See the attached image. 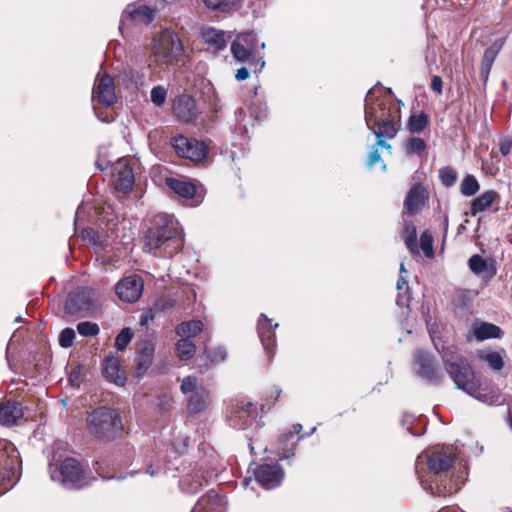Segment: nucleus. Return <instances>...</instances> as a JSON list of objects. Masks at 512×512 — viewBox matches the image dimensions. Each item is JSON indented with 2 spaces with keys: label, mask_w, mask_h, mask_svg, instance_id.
<instances>
[{
  "label": "nucleus",
  "mask_w": 512,
  "mask_h": 512,
  "mask_svg": "<svg viewBox=\"0 0 512 512\" xmlns=\"http://www.w3.org/2000/svg\"><path fill=\"white\" fill-rule=\"evenodd\" d=\"M75 339V331L72 328H65L59 335V344L63 348H69Z\"/></svg>",
  "instance_id": "53"
},
{
  "label": "nucleus",
  "mask_w": 512,
  "mask_h": 512,
  "mask_svg": "<svg viewBox=\"0 0 512 512\" xmlns=\"http://www.w3.org/2000/svg\"><path fill=\"white\" fill-rule=\"evenodd\" d=\"M82 236L84 239H88L91 243L95 244V233L92 229H85L82 232Z\"/></svg>",
  "instance_id": "63"
},
{
  "label": "nucleus",
  "mask_w": 512,
  "mask_h": 512,
  "mask_svg": "<svg viewBox=\"0 0 512 512\" xmlns=\"http://www.w3.org/2000/svg\"><path fill=\"white\" fill-rule=\"evenodd\" d=\"M119 80L128 89H139L145 83V74L142 70L129 68L119 75Z\"/></svg>",
  "instance_id": "31"
},
{
  "label": "nucleus",
  "mask_w": 512,
  "mask_h": 512,
  "mask_svg": "<svg viewBox=\"0 0 512 512\" xmlns=\"http://www.w3.org/2000/svg\"><path fill=\"white\" fill-rule=\"evenodd\" d=\"M400 108H395V114L387 119L375 122L370 129L377 138L392 139L400 129Z\"/></svg>",
  "instance_id": "21"
},
{
  "label": "nucleus",
  "mask_w": 512,
  "mask_h": 512,
  "mask_svg": "<svg viewBox=\"0 0 512 512\" xmlns=\"http://www.w3.org/2000/svg\"><path fill=\"white\" fill-rule=\"evenodd\" d=\"M303 438L304 435H299L296 439H294L292 432H286L282 434L278 440V450L281 454L280 459H287L294 456L296 445Z\"/></svg>",
  "instance_id": "30"
},
{
  "label": "nucleus",
  "mask_w": 512,
  "mask_h": 512,
  "mask_svg": "<svg viewBox=\"0 0 512 512\" xmlns=\"http://www.w3.org/2000/svg\"><path fill=\"white\" fill-rule=\"evenodd\" d=\"M166 184L171 190L183 198L190 199L196 195L197 188L192 182L176 178H167Z\"/></svg>",
  "instance_id": "32"
},
{
  "label": "nucleus",
  "mask_w": 512,
  "mask_h": 512,
  "mask_svg": "<svg viewBox=\"0 0 512 512\" xmlns=\"http://www.w3.org/2000/svg\"><path fill=\"white\" fill-rule=\"evenodd\" d=\"M166 96H167V90L163 86H160V85L155 86L151 90V94H150L151 101L158 107H161L165 103Z\"/></svg>",
  "instance_id": "52"
},
{
  "label": "nucleus",
  "mask_w": 512,
  "mask_h": 512,
  "mask_svg": "<svg viewBox=\"0 0 512 512\" xmlns=\"http://www.w3.org/2000/svg\"><path fill=\"white\" fill-rule=\"evenodd\" d=\"M50 478L65 489L79 490L89 486L95 477L74 458H65L60 465L50 464Z\"/></svg>",
  "instance_id": "4"
},
{
  "label": "nucleus",
  "mask_w": 512,
  "mask_h": 512,
  "mask_svg": "<svg viewBox=\"0 0 512 512\" xmlns=\"http://www.w3.org/2000/svg\"><path fill=\"white\" fill-rule=\"evenodd\" d=\"M203 322L200 320H190L178 324L175 328L176 334L181 338L191 339L203 331Z\"/></svg>",
  "instance_id": "35"
},
{
  "label": "nucleus",
  "mask_w": 512,
  "mask_h": 512,
  "mask_svg": "<svg viewBox=\"0 0 512 512\" xmlns=\"http://www.w3.org/2000/svg\"><path fill=\"white\" fill-rule=\"evenodd\" d=\"M210 404V393L205 387L191 394L188 398L187 411L194 415L205 411Z\"/></svg>",
  "instance_id": "28"
},
{
  "label": "nucleus",
  "mask_w": 512,
  "mask_h": 512,
  "mask_svg": "<svg viewBox=\"0 0 512 512\" xmlns=\"http://www.w3.org/2000/svg\"><path fill=\"white\" fill-rule=\"evenodd\" d=\"M77 331L82 336H96L100 329L96 323L84 321L77 325Z\"/></svg>",
  "instance_id": "50"
},
{
  "label": "nucleus",
  "mask_w": 512,
  "mask_h": 512,
  "mask_svg": "<svg viewBox=\"0 0 512 512\" xmlns=\"http://www.w3.org/2000/svg\"><path fill=\"white\" fill-rule=\"evenodd\" d=\"M420 247L427 258L434 257L433 237L429 231H424L420 236Z\"/></svg>",
  "instance_id": "46"
},
{
  "label": "nucleus",
  "mask_w": 512,
  "mask_h": 512,
  "mask_svg": "<svg viewBox=\"0 0 512 512\" xmlns=\"http://www.w3.org/2000/svg\"><path fill=\"white\" fill-rule=\"evenodd\" d=\"M472 330L473 335L479 341H484L491 338H500L502 333L500 327L486 322L475 323Z\"/></svg>",
  "instance_id": "33"
},
{
  "label": "nucleus",
  "mask_w": 512,
  "mask_h": 512,
  "mask_svg": "<svg viewBox=\"0 0 512 512\" xmlns=\"http://www.w3.org/2000/svg\"><path fill=\"white\" fill-rule=\"evenodd\" d=\"M87 428L97 439L112 441L123 432V424L117 410L105 406L94 409L87 415Z\"/></svg>",
  "instance_id": "3"
},
{
  "label": "nucleus",
  "mask_w": 512,
  "mask_h": 512,
  "mask_svg": "<svg viewBox=\"0 0 512 512\" xmlns=\"http://www.w3.org/2000/svg\"><path fill=\"white\" fill-rule=\"evenodd\" d=\"M266 110L267 107L265 104L261 106L259 112H256L254 105H252L250 108L251 115L254 116V118L257 120H260L266 116Z\"/></svg>",
  "instance_id": "61"
},
{
  "label": "nucleus",
  "mask_w": 512,
  "mask_h": 512,
  "mask_svg": "<svg viewBox=\"0 0 512 512\" xmlns=\"http://www.w3.org/2000/svg\"><path fill=\"white\" fill-rule=\"evenodd\" d=\"M403 237L405 244L412 254H419V248L417 245V234L416 227L410 223L406 224L403 230Z\"/></svg>",
  "instance_id": "38"
},
{
  "label": "nucleus",
  "mask_w": 512,
  "mask_h": 512,
  "mask_svg": "<svg viewBox=\"0 0 512 512\" xmlns=\"http://www.w3.org/2000/svg\"><path fill=\"white\" fill-rule=\"evenodd\" d=\"M414 367L417 375L431 384H439L444 378L431 355L425 351L419 350L416 352Z\"/></svg>",
  "instance_id": "12"
},
{
  "label": "nucleus",
  "mask_w": 512,
  "mask_h": 512,
  "mask_svg": "<svg viewBox=\"0 0 512 512\" xmlns=\"http://www.w3.org/2000/svg\"><path fill=\"white\" fill-rule=\"evenodd\" d=\"M154 310L155 309L153 307V308L145 310L142 313L141 319H140L141 325H146L149 321H152L155 318Z\"/></svg>",
  "instance_id": "60"
},
{
  "label": "nucleus",
  "mask_w": 512,
  "mask_h": 512,
  "mask_svg": "<svg viewBox=\"0 0 512 512\" xmlns=\"http://www.w3.org/2000/svg\"><path fill=\"white\" fill-rule=\"evenodd\" d=\"M435 348L441 354L446 372L456 388L489 405L502 403L503 398L499 393L481 387L469 361L458 353L456 348L453 346H442L440 348L436 343Z\"/></svg>",
  "instance_id": "1"
},
{
  "label": "nucleus",
  "mask_w": 512,
  "mask_h": 512,
  "mask_svg": "<svg viewBox=\"0 0 512 512\" xmlns=\"http://www.w3.org/2000/svg\"><path fill=\"white\" fill-rule=\"evenodd\" d=\"M144 247L155 255L171 258L184 245V236L178 220L170 214L158 213L144 234Z\"/></svg>",
  "instance_id": "2"
},
{
  "label": "nucleus",
  "mask_w": 512,
  "mask_h": 512,
  "mask_svg": "<svg viewBox=\"0 0 512 512\" xmlns=\"http://www.w3.org/2000/svg\"><path fill=\"white\" fill-rule=\"evenodd\" d=\"M439 177L445 187H451L457 180V172L451 167H444L440 169Z\"/></svg>",
  "instance_id": "48"
},
{
  "label": "nucleus",
  "mask_w": 512,
  "mask_h": 512,
  "mask_svg": "<svg viewBox=\"0 0 512 512\" xmlns=\"http://www.w3.org/2000/svg\"><path fill=\"white\" fill-rule=\"evenodd\" d=\"M173 112L175 116L185 123H191L196 120L198 112L195 100L189 95L178 96L173 103Z\"/></svg>",
  "instance_id": "19"
},
{
  "label": "nucleus",
  "mask_w": 512,
  "mask_h": 512,
  "mask_svg": "<svg viewBox=\"0 0 512 512\" xmlns=\"http://www.w3.org/2000/svg\"><path fill=\"white\" fill-rule=\"evenodd\" d=\"M20 475V456L13 443L0 440V495L10 490Z\"/></svg>",
  "instance_id": "6"
},
{
  "label": "nucleus",
  "mask_w": 512,
  "mask_h": 512,
  "mask_svg": "<svg viewBox=\"0 0 512 512\" xmlns=\"http://www.w3.org/2000/svg\"><path fill=\"white\" fill-rule=\"evenodd\" d=\"M172 146L177 155L193 162H201L208 154V147L203 141L182 135L172 138Z\"/></svg>",
  "instance_id": "11"
},
{
  "label": "nucleus",
  "mask_w": 512,
  "mask_h": 512,
  "mask_svg": "<svg viewBox=\"0 0 512 512\" xmlns=\"http://www.w3.org/2000/svg\"><path fill=\"white\" fill-rule=\"evenodd\" d=\"M455 455L450 448L435 447L431 450L422 452L416 459L415 470L421 484L424 483L422 472L427 465L428 470L433 475L446 472L454 463Z\"/></svg>",
  "instance_id": "7"
},
{
  "label": "nucleus",
  "mask_w": 512,
  "mask_h": 512,
  "mask_svg": "<svg viewBox=\"0 0 512 512\" xmlns=\"http://www.w3.org/2000/svg\"><path fill=\"white\" fill-rule=\"evenodd\" d=\"M511 147H512V139L510 137L506 136V137H503L500 139L499 149L503 156H507L510 153Z\"/></svg>",
  "instance_id": "56"
},
{
  "label": "nucleus",
  "mask_w": 512,
  "mask_h": 512,
  "mask_svg": "<svg viewBox=\"0 0 512 512\" xmlns=\"http://www.w3.org/2000/svg\"><path fill=\"white\" fill-rule=\"evenodd\" d=\"M201 36L206 44L217 51L224 50L228 39L231 37L224 31L212 27L202 29Z\"/></svg>",
  "instance_id": "27"
},
{
  "label": "nucleus",
  "mask_w": 512,
  "mask_h": 512,
  "mask_svg": "<svg viewBox=\"0 0 512 512\" xmlns=\"http://www.w3.org/2000/svg\"><path fill=\"white\" fill-rule=\"evenodd\" d=\"M374 91L370 89L365 99V122L368 129H372V124L389 118L395 114L396 104L386 99L373 100Z\"/></svg>",
  "instance_id": "9"
},
{
  "label": "nucleus",
  "mask_w": 512,
  "mask_h": 512,
  "mask_svg": "<svg viewBox=\"0 0 512 512\" xmlns=\"http://www.w3.org/2000/svg\"><path fill=\"white\" fill-rule=\"evenodd\" d=\"M256 481L266 489L277 487L284 478L281 466L275 464H261L254 471Z\"/></svg>",
  "instance_id": "15"
},
{
  "label": "nucleus",
  "mask_w": 512,
  "mask_h": 512,
  "mask_svg": "<svg viewBox=\"0 0 512 512\" xmlns=\"http://www.w3.org/2000/svg\"><path fill=\"white\" fill-rule=\"evenodd\" d=\"M155 11L147 5L129 4L122 14L120 29L126 22L130 21L136 25L151 23L154 19Z\"/></svg>",
  "instance_id": "16"
},
{
  "label": "nucleus",
  "mask_w": 512,
  "mask_h": 512,
  "mask_svg": "<svg viewBox=\"0 0 512 512\" xmlns=\"http://www.w3.org/2000/svg\"><path fill=\"white\" fill-rule=\"evenodd\" d=\"M381 161L382 160H381L378 146L375 144L373 146L372 150L370 151V153L368 154L367 165L369 167H373L375 164H377Z\"/></svg>",
  "instance_id": "55"
},
{
  "label": "nucleus",
  "mask_w": 512,
  "mask_h": 512,
  "mask_svg": "<svg viewBox=\"0 0 512 512\" xmlns=\"http://www.w3.org/2000/svg\"><path fill=\"white\" fill-rule=\"evenodd\" d=\"M428 125V117L424 113L413 114L409 117L407 129L411 133H421Z\"/></svg>",
  "instance_id": "40"
},
{
  "label": "nucleus",
  "mask_w": 512,
  "mask_h": 512,
  "mask_svg": "<svg viewBox=\"0 0 512 512\" xmlns=\"http://www.w3.org/2000/svg\"><path fill=\"white\" fill-rule=\"evenodd\" d=\"M480 185L473 175H467L461 183L460 191L464 196H474L479 191Z\"/></svg>",
  "instance_id": "43"
},
{
  "label": "nucleus",
  "mask_w": 512,
  "mask_h": 512,
  "mask_svg": "<svg viewBox=\"0 0 512 512\" xmlns=\"http://www.w3.org/2000/svg\"><path fill=\"white\" fill-rule=\"evenodd\" d=\"M426 149V142L419 137H411L404 143V151L408 156L420 155Z\"/></svg>",
  "instance_id": "41"
},
{
  "label": "nucleus",
  "mask_w": 512,
  "mask_h": 512,
  "mask_svg": "<svg viewBox=\"0 0 512 512\" xmlns=\"http://www.w3.org/2000/svg\"><path fill=\"white\" fill-rule=\"evenodd\" d=\"M443 81L440 76H434L431 80V89L437 94H442Z\"/></svg>",
  "instance_id": "59"
},
{
  "label": "nucleus",
  "mask_w": 512,
  "mask_h": 512,
  "mask_svg": "<svg viewBox=\"0 0 512 512\" xmlns=\"http://www.w3.org/2000/svg\"><path fill=\"white\" fill-rule=\"evenodd\" d=\"M410 299H411V294L409 292V288L407 287L404 294H400V293L398 294L397 299H396V304L399 307H407L408 308Z\"/></svg>",
  "instance_id": "57"
},
{
  "label": "nucleus",
  "mask_w": 512,
  "mask_h": 512,
  "mask_svg": "<svg viewBox=\"0 0 512 512\" xmlns=\"http://www.w3.org/2000/svg\"><path fill=\"white\" fill-rule=\"evenodd\" d=\"M93 96L103 105L112 106L116 102L114 79L105 74L96 80Z\"/></svg>",
  "instance_id": "17"
},
{
  "label": "nucleus",
  "mask_w": 512,
  "mask_h": 512,
  "mask_svg": "<svg viewBox=\"0 0 512 512\" xmlns=\"http://www.w3.org/2000/svg\"><path fill=\"white\" fill-rule=\"evenodd\" d=\"M152 54L157 64L170 66L181 61L184 46L177 33L165 29L154 39Z\"/></svg>",
  "instance_id": "5"
},
{
  "label": "nucleus",
  "mask_w": 512,
  "mask_h": 512,
  "mask_svg": "<svg viewBox=\"0 0 512 512\" xmlns=\"http://www.w3.org/2000/svg\"><path fill=\"white\" fill-rule=\"evenodd\" d=\"M503 45L504 39H499L493 42L485 50L480 68V77L484 83L487 82L493 63L497 55L499 54L500 50L502 49Z\"/></svg>",
  "instance_id": "25"
},
{
  "label": "nucleus",
  "mask_w": 512,
  "mask_h": 512,
  "mask_svg": "<svg viewBox=\"0 0 512 512\" xmlns=\"http://www.w3.org/2000/svg\"><path fill=\"white\" fill-rule=\"evenodd\" d=\"M424 200L425 190L419 185L413 186L409 190L404 202L407 213L415 215L420 212L424 206Z\"/></svg>",
  "instance_id": "29"
},
{
  "label": "nucleus",
  "mask_w": 512,
  "mask_h": 512,
  "mask_svg": "<svg viewBox=\"0 0 512 512\" xmlns=\"http://www.w3.org/2000/svg\"><path fill=\"white\" fill-rule=\"evenodd\" d=\"M96 292L93 289L82 287L70 292L65 311L71 316L86 317L95 308Z\"/></svg>",
  "instance_id": "8"
},
{
  "label": "nucleus",
  "mask_w": 512,
  "mask_h": 512,
  "mask_svg": "<svg viewBox=\"0 0 512 512\" xmlns=\"http://www.w3.org/2000/svg\"><path fill=\"white\" fill-rule=\"evenodd\" d=\"M498 193L495 190H488L476 197L471 203V214H476L487 210L493 202L498 198Z\"/></svg>",
  "instance_id": "34"
},
{
  "label": "nucleus",
  "mask_w": 512,
  "mask_h": 512,
  "mask_svg": "<svg viewBox=\"0 0 512 512\" xmlns=\"http://www.w3.org/2000/svg\"><path fill=\"white\" fill-rule=\"evenodd\" d=\"M134 184V174L130 165L118 162L115 167V187L118 191L128 193Z\"/></svg>",
  "instance_id": "23"
},
{
  "label": "nucleus",
  "mask_w": 512,
  "mask_h": 512,
  "mask_svg": "<svg viewBox=\"0 0 512 512\" xmlns=\"http://www.w3.org/2000/svg\"><path fill=\"white\" fill-rule=\"evenodd\" d=\"M468 265L470 270L476 275H480L488 270L487 261L478 254L472 255L469 258Z\"/></svg>",
  "instance_id": "44"
},
{
  "label": "nucleus",
  "mask_w": 512,
  "mask_h": 512,
  "mask_svg": "<svg viewBox=\"0 0 512 512\" xmlns=\"http://www.w3.org/2000/svg\"><path fill=\"white\" fill-rule=\"evenodd\" d=\"M250 73L246 67H241L237 70L235 74V78L238 81L246 80L249 77Z\"/></svg>",
  "instance_id": "62"
},
{
  "label": "nucleus",
  "mask_w": 512,
  "mask_h": 512,
  "mask_svg": "<svg viewBox=\"0 0 512 512\" xmlns=\"http://www.w3.org/2000/svg\"><path fill=\"white\" fill-rule=\"evenodd\" d=\"M23 416V409L20 403L11 400L0 402V423L4 426H12Z\"/></svg>",
  "instance_id": "22"
},
{
  "label": "nucleus",
  "mask_w": 512,
  "mask_h": 512,
  "mask_svg": "<svg viewBox=\"0 0 512 512\" xmlns=\"http://www.w3.org/2000/svg\"><path fill=\"white\" fill-rule=\"evenodd\" d=\"M204 5L211 10H218L220 12H229L236 8L241 0H202Z\"/></svg>",
  "instance_id": "39"
},
{
  "label": "nucleus",
  "mask_w": 512,
  "mask_h": 512,
  "mask_svg": "<svg viewBox=\"0 0 512 512\" xmlns=\"http://www.w3.org/2000/svg\"><path fill=\"white\" fill-rule=\"evenodd\" d=\"M175 301L172 298H159L155 301L153 307L156 311H164L174 307Z\"/></svg>",
  "instance_id": "54"
},
{
  "label": "nucleus",
  "mask_w": 512,
  "mask_h": 512,
  "mask_svg": "<svg viewBox=\"0 0 512 512\" xmlns=\"http://www.w3.org/2000/svg\"><path fill=\"white\" fill-rule=\"evenodd\" d=\"M478 357L495 371H500L504 366L503 355L500 352L481 350L478 352Z\"/></svg>",
  "instance_id": "37"
},
{
  "label": "nucleus",
  "mask_w": 512,
  "mask_h": 512,
  "mask_svg": "<svg viewBox=\"0 0 512 512\" xmlns=\"http://www.w3.org/2000/svg\"><path fill=\"white\" fill-rule=\"evenodd\" d=\"M133 338V332L130 328H123L115 338V347L119 351H123Z\"/></svg>",
  "instance_id": "47"
},
{
  "label": "nucleus",
  "mask_w": 512,
  "mask_h": 512,
  "mask_svg": "<svg viewBox=\"0 0 512 512\" xmlns=\"http://www.w3.org/2000/svg\"><path fill=\"white\" fill-rule=\"evenodd\" d=\"M103 371L105 377L115 383L116 385L123 386L126 381L125 373L120 368L119 359L115 356H107L103 362Z\"/></svg>",
  "instance_id": "26"
},
{
  "label": "nucleus",
  "mask_w": 512,
  "mask_h": 512,
  "mask_svg": "<svg viewBox=\"0 0 512 512\" xmlns=\"http://www.w3.org/2000/svg\"><path fill=\"white\" fill-rule=\"evenodd\" d=\"M201 386H198V380L195 376L189 375L183 378L180 386V390L183 394H194L200 390Z\"/></svg>",
  "instance_id": "49"
},
{
  "label": "nucleus",
  "mask_w": 512,
  "mask_h": 512,
  "mask_svg": "<svg viewBox=\"0 0 512 512\" xmlns=\"http://www.w3.org/2000/svg\"><path fill=\"white\" fill-rule=\"evenodd\" d=\"M231 53L233 57L240 62H249L253 51L240 42L234 40L231 44Z\"/></svg>",
  "instance_id": "42"
},
{
  "label": "nucleus",
  "mask_w": 512,
  "mask_h": 512,
  "mask_svg": "<svg viewBox=\"0 0 512 512\" xmlns=\"http://www.w3.org/2000/svg\"><path fill=\"white\" fill-rule=\"evenodd\" d=\"M167 472V469L164 467H160L159 465L150 464L146 468V473L150 476H158L160 474H165Z\"/></svg>",
  "instance_id": "58"
},
{
  "label": "nucleus",
  "mask_w": 512,
  "mask_h": 512,
  "mask_svg": "<svg viewBox=\"0 0 512 512\" xmlns=\"http://www.w3.org/2000/svg\"><path fill=\"white\" fill-rule=\"evenodd\" d=\"M205 355L207 360L211 364H219L226 360L227 358V351L224 347H216L214 349H206Z\"/></svg>",
  "instance_id": "45"
},
{
  "label": "nucleus",
  "mask_w": 512,
  "mask_h": 512,
  "mask_svg": "<svg viewBox=\"0 0 512 512\" xmlns=\"http://www.w3.org/2000/svg\"><path fill=\"white\" fill-rule=\"evenodd\" d=\"M255 405L246 399H236L227 410L229 425L235 429H246L251 425L255 415Z\"/></svg>",
  "instance_id": "10"
},
{
  "label": "nucleus",
  "mask_w": 512,
  "mask_h": 512,
  "mask_svg": "<svg viewBox=\"0 0 512 512\" xmlns=\"http://www.w3.org/2000/svg\"><path fill=\"white\" fill-rule=\"evenodd\" d=\"M188 446V438L186 437L182 443H173V447L175 448L176 452L181 454L185 451L186 447Z\"/></svg>",
  "instance_id": "64"
},
{
  "label": "nucleus",
  "mask_w": 512,
  "mask_h": 512,
  "mask_svg": "<svg viewBox=\"0 0 512 512\" xmlns=\"http://www.w3.org/2000/svg\"><path fill=\"white\" fill-rule=\"evenodd\" d=\"M143 288V279L139 275H130L116 284L115 291L121 301L134 303L141 297Z\"/></svg>",
  "instance_id": "13"
},
{
  "label": "nucleus",
  "mask_w": 512,
  "mask_h": 512,
  "mask_svg": "<svg viewBox=\"0 0 512 512\" xmlns=\"http://www.w3.org/2000/svg\"><path fill=\"white\" fill-rule=\"evenodd\" d=\"M155 354V344L150 339H143L136 343L135 347V373L142 377L151 367Z\"/></svg>",
  "instance_id": "14"
},
{
  "label": "nucleus",
  "mask_w": 512,
  "mask_h": 512,
  "mask_svg": "<svg viewBox=\"0 0 512 512\" xmlns=\"http://www.w3.org/2000/svg\"><path fill=\"white\" fill-rule=\"evenodd\" d=\"M175 353L182 361L190 360L196 353V345L191 339L180 337L175 344Z\"/></svg>",
  "instance_id": "36"
},
{
  "label": "nucleus",
  "mask_w": 512,
  "mask_h": 512,
  "mask_svg": "<svg viewBox=\"0 0 512 512\" xmlns=\"http://www.w3.org/2000/svg\"><path fill=\"white\" fill-rule=\"evenodd\" d=\"M271 319H268L266 315L261 314L258 319V335L261 343L266 350L267 354L271 357L274 354L275 347V330L278 324H271Z\"/></svg>",
  "instance_id": "20"
},
{
  "label": "nucleus",
  "mask_w": 512,
  "mask_h": 512,
  "mask_svg": "<svg viewBox=\"0 0 512 512\" xmlns=\"http://www.w3.org/2000/svg\"><path fill=\"white\" fill-rule=\"evenodd\" d=\"M191 512H226L225 498L215 490H209L197 501Z\"/></svg>",
  "instance_id": "18"
},
{
  "label": "nucleus",
  "mask_w": 512,
  "mask_h": 512,
  "mask_svg": "<svg viewBox=\"0 0 512 512\" xmlns=\"http://www.w3.org/2000/svg\"><path fill=\"white\" fill-rule=\"evenodd\" d=\"M236 41L240 42L246 47H249L253 52L256 49L257 36L254 32H245L237 35Z\"/></svg>",
  "instance_id": "51"
},
{
  "label": "nucleus",
  "mask_w": 512,
  "mask_h": 512,
  "mask_svg": "<svg viewBox=\"0 0 512 512\" xmlns=\"http://www.w3.org/2000/svg\"><path fill=\"white\" fill-rule=\"evenodd\" d=\"M210 477L211 475H206L202 468L194 470L181 479L180 488L187 494L197 493L204 484L208 483Z\"/></svg>",
  "instance_id": "24"
}]
</instances>
